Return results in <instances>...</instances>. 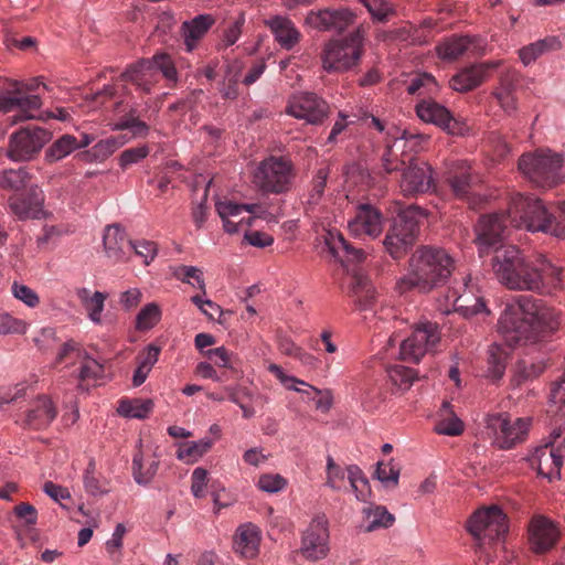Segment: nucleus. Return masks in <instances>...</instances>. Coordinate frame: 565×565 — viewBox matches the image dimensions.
Returning <instances> with one entry per match:
<instances>
[{"mask_svg": "<svg viewBox=\"0 0 565 565\" xmlns=\"http://www.w3.org/2000/svg\"><path fill=\"white\" fill-rule=\"evenodd\" d=\"M508 222L516 228L541 231L557 237L564 234L540 199L520 193L511 198L507 215H482L476 226V242L481 253L494 247L492 268L497 279L508 289L543 296L563 289L565 270L544 255L525 258L513 245L495 247L507 231Z\"/></svg>", "mask_w": 565, "mask_h": 565, "instance_id": "nucleus-1", "label": "nucleus"}, {"mask_svg": "<svg viewBox=\"0 0 565 565\" xmlns=\"http://www.w3.org/2000/svg\"><path fill=\"white\" fill-rule=\"evenodd\" d=\"M563 322V315L556 308L542 299L521 295L505 303L499 330L509 345H526L547 340Z\"/></svg>", "mask_w": 565, "mask_h": 565, "instance_id": "nucleus-2", "label": "nucleus"}, {"mask_svg": "<svg viewBox=\"0 0 565 565\" xmlns=\"http://www.w3.org/2000/svg\"><path fill=\"white\" fill-rule=\"evenodd\" d=\"M456 268L450 253L439 246L420 245L407 260V273L396 282V290L429 294L446 286Z\"/></svg>", "mask_w": 565, "mask_h": 565, "instance_id": "nucleus-3", "label": "nucleus"}, {"mask_svg": "<svg viewBox=\"0 0 565 565\" xmlns=\"http://www.w3.org/2000/svg\"><path fill=\"white\" fill-rule=\"evenodd\" d=\"M329 252L342 264L350 274V296L360 310L373 309L376 303V292L370 279L360 270L350 269L351 263H361L365 259L363 249L347 242L341 233L329 231L326 236Z\"/></svg>", "mask_w": 565, "mask_h": 565, "instance_id": "nucleus-4", "label": "nucleus"}, {"mask_svg": "<svg viewBox=\"0 0 565 565\" xmlns=\"http://www.w3.org/2000/svg\"><path fill=\"white\" fill-rule=\"evenodd\" d=\"M519 169L532 183L541 188H553L565 179V160L551 150L523 154L519 160Z\"/></svg>", "mask_w": 565, "mask_h": 565, "instance_id": "nucleus-5", "label": "nucleus"}, {"mask_svg": "<svg viewBox=\"0 0 565 565\" xmlns=\"http://www.w3.org/2000/svg\"><path fill=\"white\" fill-rule=\"evenodd\" d=\"M363 41L364 31L359 26L344 39L328 42L321 54L323 70L338 73L356 65L363 53Z\"/></svg>", "mask_w": 565, "mask_h": 565, "instance_id": "nucleus-6", "label": "nucleus"}, {"mask_svg": "<svg viewBox=\"0 0 565 565\" xmlns=\"http://www.w3.org/2000/svg\"><path fill=\"white\" fill-rule=\"evenodd\" d=\"M419 216H422L420 209L409 206L401 211L394 218L383 242L385 249L394 259L402 258L415 243L419 228Z\"/></svg>", "mask_w": 565, "mask_h": 565, "instance_id": "nucleus-7", "label": "nucleus"}, {"mask_svg": "<svg viewBox=\"0 0 565 565\" xmlns=\"http://www.w3.org/2000/svg\"><path fill=\"white\" fill-rule=\"evenodd\" d=\"M294 177L290 160L271 156L258 164L253 182L264 193L281 194L290 189Z\"/></svg>", "mask_w": 565, "mask_h": 565, "instance_id": "nucleus-8", "label": "nucleus"}, {"mask_svg": "<svg viewBox=\"0 0 565 565\" xmlns=\"http://www.w3.org/2000/svg\"><path fill=\"white\" fill-rule=\"evenodd\" d=\"M467 529L475 537L477 547L483 550L487 544L493 543L507 533V515L494 505L480 509L470 516Z\"/></svg>", "mask_w": 565, "mask_h": 565, "instance_id": "nucleus-9", "label": "nucleus"}, {"mask_svg": "<svg viewBox=\"0 0 565 565\" xmlns=\"http://www.w3.org/2000/svg\"><path fill=\"white\" fill-rule=\"evenodd\" d=\"M41 82L33 79L31 83H14L12 90L0 95V111H17L14 121H22L33 118V110L41 107V98L35 92L41 86Z\"/></svg>", "mask_w": 565, "mask_h": 565, "instance_id": "nucleus-10", "label": "nucleus"}, {"mask_svg": "<svg viewBox=\"0 0 565 565\" xmlns=\"http://www.w3.org/2000/svg\"><path fill=\"white\" fill-rule=\"evenodd\" d=\"M156 71H160L162 75L172 82L177 81V68L168 54H156L152 60H142L127 68L121 74L125 82H131L140 89L149 93L154 82Z\"/></svg>", "mask_w": 565, "mask_h": 565, "instance_id": "nucleus-11", "label": "nucleus"}, {"mask_svg": "<svg viewBox=\"0 0 565 565\" xmlns=\"http://www.w3.org/2000/svg\"><path fill=\"white\" fill-rule=\"evenodd\" d=\"M487 428L491 431L493 444L500 449H511L525 439L531 424L530 418L511 419L509 414H491L487 417Z\"/></svg>", "mask_w": 565, "mask_h": 565, "instance_id": "nucleus-12", "label": "nucleus"}, {"mask_svg": "<svg viewBox=\"0 0 565 565\" xmlns=\"http://www.w3.org/2000/svg\"><path fill=\"white\" fill-rule=\"evenodd\" d=\"M440 341L437 323L427 321L417 326L411 335L401 343L399 355L403 361L418 363Z\"/></svg>", "mask_w": 565, "mask_h": 565, "instance_id": "nucleus-13", "label": "nucleus"}, {"mask_svg": "<svg viewBox=\"0 0 565 565\" xmlns=\"http://www.w3.org/2000/svg\"><path fill=\"white\" fill-rule=\"evenodd\" d=\"M50 138L51 134L40 127L21 129L10 138L8 157L13 161L30 160L43 148Z\"/></svg>", "mask_w": 565, "mask_h": 565, "instance_id": "nucleus-14", "label": "nucleus"}, {"mask_svg": "<svg viewBox=\"0 0 565 565\" xmlns=\"http://www.w3.org/2000/svg\"><path fill=\"white\" fill-rule=\"evenodd\" d=\"M286 113L308 124L319 125L328 117L329 105L315 93H298L289 98Z\"/></svg>", "mask_w": 565, "mask_h": 565, "instance_id": "nucleus-15", "label": "nucleus"}, {"mask_svg": "<svg viewBox=\"0 0 565 565\" xmlns=\"http://www.w3.org/2000/svg\"><path fill=\"white\" fill-rule=\"evenodd\" d=\"M398 185L404 196H412L433 190L435 184L431 167L427 162L409 158L407 167L403 168L401 172Z\"/></svg>", "mask_w": 565, "mask_h": 565, "instance_id": "nucleus-16", "label": "nucleus"}, {"mask_svg": "<svg viewBox=\"0 0 565 565\" xmlns=\"http://www.w3.org/2000/svg\"><path fill=\"white\" fill-rule=\"evenodd\" d=\"M328 541V521L324 515H318L303 532L300 552L309 561H319L329 552Z\"/></svg>", "mask_w": 565, "mask_h": 565, "instance_id": "nucleus-17", "label": "nucleus"}, {"mask_svg": "<svg viewBox=\"0 0 565 565\" xmlns=\"http://www.w3.org/2000/svg\"><path fill=\"white\" fill-rule=\"evenodd\" d=\"M565 455V439L559 447L553 444H545L537 447L529 457L530 466L536 469L537 473L548 480L561 477L563 457Z\"/></svg>", "mask_w": 565, "mask_h": 565, "instance_id": "nucleus-18", "label": "nucleus"}, {"mask_svg": "<svg viewBox=\"0 0 565 565\" xmlns=\"http://www.w3.org/2000/svg\"><path fill=\"white\" fill-rule=\"evenodd\" d=\"M354 20L355 14L347 8L310 11L306 18V22L319 31H334L338 33L353 24Z\"/></svg>", "mask_w": 565, "mask_h": 565, "instance_id": "nucleus-19", "label": "nucleus"}, {"mask_svg": "<svg viewBox=\"0 0 565 565\" xmlns=\"http://www.w3.org/2000/svg\"><path fill=\"white\" fill-rule=\"evenodd\" d=\"M349 231L352 235L377 237L383 231V215L371 204L356 206L354 216L349 221Z\"/></svg>", "mask_w": 565, "mask_h": 565, "instance_id": "nucleus-20", "label": "nucleus"}, {"mask_svg": "<svg viewBox=\"0 0 565 565\" xmlns=\"http://www.w3.org/2000/svg\"><path fill=\"white\" fill-rule=\"evenodd\" d=\"M416 113L422 120L431 122L448 134L460 135L462 132V124L452 117L445 106L435 100L428 99L420 102L416 106Z\"/></svg>", "mask_w": 565, "mask_h": 565, "instance_id": "nucleus-21", "label": "nucleus"}, {"mask_svg": "<svg viewBox=\"0 0 565 565\" xmlns=\"http://www.w3.org/2000/svg\"><path fill=\"white\" fill-rule=\"evenodd\" d=\"M519 82V73L515 70L508 68L501 72L498 85L491 90V97L509 116L518 109L516 87Z\"/></svg>", "mask_w": 565, "mask_h": 565, "instance_id": "nucleus-22", "label": "nucleus"}, {"mask_svg": "<svg viewBox=\"0 0 565 565\" xmlns=\"http://www.w3.org/2000/svg\"><path fill=\"white\" fill-rule=\"evenodd\" d=\"M44 193L38 185H31L26 192L9 199L11 211L20 220L40 218L43 214Z\"/></svg>", "mask_w": 565, "mask_h": 565, "instance_id": "nucleus-23", "label": "nucleus"}, {"mask_svg": "<svg viewBox=\"0 0 565 565\" xmlns=\"http://www.w3.org/2000/svg\"><path fill=\"white\" fill-rule=\"evenodd\" d=\"M559 531L556 525L545 516H535L529 525V542L531 548L542 554L556 544Z\"/></svg>", "mask_w": 565, "mask_h": 565, "instance_id": "nucleus-24", "label": "nucleus"}, {"mask_svg": "<svg viewBox=\"0 0 565 565\" xmlns=\"http://www.w3.org/2000/svg\"><path fill=\"white\" fill-rule=\"evenodd\" d=\"M501 61L482 62L462 68L450 79L452 89L466 93L480 86L489 76V71L500 67Z\"/></svg>", "mask_w": 565, "mask_h": 565, "instance_id": "nucleus-25", "label": "nucleus"}, {"mask_svg": "<svg viewBox=\"0 0 565 565\" xmlns=\"http://www.w3.org/2000/svg\"><path fill=\"white\" fill-rule=\"evenodd\" d=\"M444 180L457 198H466L473 183L471 167L466 160H451L446 163Z\"/></svg>", "mask_w": 565, "mask_h": 565, "instance_id": "nucleus-26", "label": "nucleus"}, {"mask_svg": "<svg viewBox=\"0 0 565 565\" xmlns=\"http://www.w3.org/2000/svg\"><path fill=\"white\" fill-rule=\"evenodd\" d=\"M57 416V409L52 399L46 395L39 396L26 411L23 426L40 430L51 425Z\"/></svg>", "mask_w": 565, "mask_h": 565, "instance_id": "nucleus-27", "label": "nucleus"}, {"mask_svg": "<svg viewBox=\"0 0 565 565\" xmlns=\"http://www.w3.org/2000/svg\"><path fill=\"white\" fill-rule=\"evenodd\" d=\"M104 248L106 256L114 263H120L128 259L127 255L131 250L132 242L127 237L119 225H109L104 234Z\"/></svg>", "mask_w": 565, "mask_h": 565, "instance_id": "nucleus-28", "label": "nucleus"}, {"mask_svg": "<svg viewBox=\"0 0 565 565\" xmlns=\"http://www.w3.org/2000/svg\"><path fill=\"white\" fill-rule=\"evenodd\" d=\"M404 139L396 138L392 143H387L380 158L377 174L381 178L402 172L407 167L408 160L405 158Z\"/></svg>", "mask_w": 565, "mask_h": 565, "instance_id": "nucleus-29", "label": "nucleus"}, {"mask_svg": "<svg viewBox=\"0 0 565 565\" xmlns=\"http://www.w3.org/2000/svg\"><path fill=\"white\" fill-rule=\"evenodd\" d=\"M265 25L271 31L275 40L285 50L294 49L301 39V33L287 17L274 15L265 20Z\"/></svg>", "mask_w": 565, "mask_h": 565, "instance_id": "nucleus-30", "label": "nucleus"}, {"mask_svg": "<svg viewBox=\"0 0 565 565\" xmlns=\"http://www.w3.org/2000/svg\"><path fill=\"white\" fill-rule=\"evenodd\" d=\"M159 459L150 449H138L132 458V476L135 481L140 486H148L157 475L159 468Z\"/></svg>", "mask_w": 565, "mask_h": 565, "instance_id": "nucleus-31", "label": "nucleus"}, {"mask_svg": "<svg viewBox=\"0 0 565 565\" xmlns=\"http://www.w3.org/2000/svg\"><path fill=\"white\" fill-rule=\"evenodd\" d=\"M260 531L256 525L250 523L238 527L234 548L244 558H254L259 552Z\"/></svg>", "mask_w": 565, "mask_h": 565, "instance_id": "nucleus-32", "label": "nucleus"}, {"mask_svg": "<svg viewBox=\"0 0 565 565\" xmlns=\"http://www.w3.org/2000/svg\"><path fill=\"white\" fill-rule=\"evenodd\" d=\"M215 21L212 14H200L191 21L183 22L182 31L186 51L190 52L196 46V43L205 35Z\"/></svg>", "mask_w": 565, "mask_h": 565, "instance_id": "nucleus-33", "label": "nucleus"}, {"mask_svg": "<svg viewBox=\"0 0 565 565\" xmlns=\"http://www.w3.org/2000/svg\"><path fill=\"white\" fill-rule=\"evenodd\" d=\"M471 280L470 277L468 279H465V291L459 295L454 300V309L455 311L462 315L465 318L478 315V313H487L489 315L490 311L488 310L486 302L482 297L475 296L472 290L469 287V281Z\"/></svg>", "mask_w": 565, "mask_h": 565, "instance_id": "nucleus-34", "label": "nucleus"}, {"mask_svg": "<svg viewBox=\"0 0 565 565\" xmlns=\"http://www.w3.org/2000/svg\"><path fill=\"white\" fill-rule=\"evenodd\" d=\"M328 171L319 169L315 175L311 189L303 201L306 214L310 217H318L324 188L327 185Z\"/></svg>", "mask_w": 565, "mask_h": 565, "instance_id": "nucleus-35", "label": "nucleus"}, {"mask_svg": "<svg viewBox=\"0 0 565 565\" xmlns=\"http://www.w3.org/2000/svg\"><path fill=\"white\" fill-rule=\"evenodd\" d=\"M104 374L105 369L102 363L90 356H85L77 375V391L88 392L89 383H96L98 380L104 377Z\"/></svg>", "mask_w": 565, "mask_h": 565, "instance_id": "nucleus-36", "label": "nucleus"}, {"mask_svg": "<svg viewBox=\"0 0 565 565\" xmlns=\"http://www.w3.org/2000/svg\"><path fill=\"white\" fill-rule=\"evenodd\" d=\"M439 435L458 436L463 431L462 422L455 415L448 402H444L440 409V419L435 426Z\"/></svg>", "mask_w": 565, "mask_h": 565, "instance_id": "nucleus-37", "label": "nucleus"}, {"mask_svg": "<svg viewBox=\"0 0 565 565\" xmlns=\"http://www.w3.org/2000/svg\"><path fill=\"white\" fill-rule=\"evenodd\" d=\"M269 372L274 374L281 384L288 390H295L299 393L306 394L308 398H316L317 395L321 394V391L307 384L305 381L298 380L294 376L287 375L282 369L277 364H270L268 367Z\"/></svg>", "mask_w": 565, "mask_h": 565, "instance_id": "nucleus-38", "label": "nucleus"}, {"mask_svg": "<svg viewBox=\"0 0 565 565\" xmlns=\"http://www.w3.org/2000/svg\"><path fill=\"white\" fill-rule=\"evenodd\" d=\"M558 47V40L554 36H548L522 47L519 51V56L524 65H529L545 52L556 50Z\"/></svg>", "mask_w": 565, "mask_h": 565, "instance_id": "nucleus-39", "label": "nucleus"}, {"mask_svg": "<svg viewBox=\"0 0 565 565\" xmlns=\"http://www.w3.org/2000/svg\"><path fill=\"white\" fill-rule=\"evenodd\" d=\"M78 297L82 300L89 319L95 323H100L104 302L107 298V295L100 291H95L93 295H90L88 289L83 288L78 291Z\"/></svg>", "mask_w": 565, "mask_h": 565, "instance_id": "nucleus-40", "label": "nucleus"}, {"mask_svg": "<svg viewBox=\"0 0 565 565\" xmlns=\"http://www.w3.org/2000/svg\"><path fill=\"white\" fill-rule=\"evenodd\" d=\"M471 44L468 36L451 38L437 45V54L446 61H454L462 56Z\"/></svg>", "mask_w": 565, "mask_h": 565, "instance_id": "nucleus-41", "label": "nucleus"}, {"mask_svg": "<svg viewBox=\"0 0 565 565\" xmlns=\"http://www.w3.org/2000/svg\"><path fill=\"white\" fill-rule=\"evenodd\" d=\"M367 524L365 525L366 532H372L379 527L391 526L395 518L391 514L385 507L370 504L363 509Z\"/></svg>", "mask_w": 565, "mask_h": 565, "instance_id": "nucleus-42", "label": "nucleus"}, {"mask_svg": "<svg viewBox=\"0 0 565 565\" xmlns=\"http://www.w3.org/2000/svg\"><path fill=\"white\" fill-rule=\"evenodd\" d=\"M115 129L129 130L132 137H146L149 131V126L140 120L136 108H130L128 113L120 116L115 122Z\"/></svg>", "mask_w": 565, "mask_h": 565, "instance_id": "nucleus-43", "label": "nucleus"}, {"mask_svg": "<svg viewBox=\"0 0 565 565\" xmlns=\"http://www.w3.org/2000/svg\"><path fill=\"white\" fill-rule=\"evenodd\" d=\"M216 211L222 220L228 218L230 216H237L243 211L248 212L256 217H265V210L259 204H238L232 201H220L216 203Z\"/></svg>", "mask_w": 565, "mask_h": 565, "instance_id": "nucleus-44", "label": "nucleus"}, {"mask_svg": "<svg viewBox=\"0 0 565 565\" xmlns=\"http://www.w3.org/2000/svg\"><path fill=\"white\" fill-rule=\"evenodd\" d=\"M153 408L151 399H122L120 401L118 412L120 415L130 418H146Z\"/></svg>", "mask_w": 565, "mask_h": 565, "instance_id": "nucleus-45", "label": "nucleus"}, {"mask_svg": "<svg viewBox=\"0 0 565 565\" xmlns=\"http://www.w3.org/2000/svg\"><path fill=\"white\" fill-rule=\"evenodd\" d=\"M387 377L397 391H407L416 379V372L403 365H392L387 369Z\"/></svg>", "mask_w": 565, "mask_h": 565, "instance_id": "nucleus-46", "label": "nucleus"}, {"mask_svg": "<svg viewBox=\"0 0 565 565\" xmlns=\"http://www.w3.org/2000/svg\"><path fill=\"white\" fill-rule=\"evenodd\" d=\"M29 179L24 168L4 170L0 174V186L4 190L19 191L28 185Z\"/></svg>", "mask_w": 565, "mask_h": 565, "instance_id": "nucleus-47", "label": "nucleus"}, {"mask_svg": "<svg viewBox=\"0 0 565 565\" xmlns=\"http://www.w3.org/2000/svg\"><path fill=\"white\" fill-rule=\"evenodd\" d=\"M78 149V141L71 135H64L57 139L46 151L50 161H57Z\"/></svg>", "mask_w": 565, "mask_h": 565, "instance_id": "nucleus-48", "label": "nucleus"}, {"mask_svg": "<svg viewBox=\"0 0 565 565\" xmlns=\"http://www.w3.org/2000/svg\"><path fill=\"white\" fill-rule=\"evenodd\" d=\"M347 479L350 483L352 491L355 493L356 499L364 501L370 489L369 481L365 478L363 471L355 465L349 466L347 468Z\"/></svg>", "mask_w": 565, "mask_h": 565, "instance_id": "nucleus-49", "label": "nucleus"}, {"mask_svg": "<svg viewBox=\"0 0 565 565\" xmlns=\"http://www.w3.org/2000/svg\"><path fill=\"white\" fill-rule=\"evenodd\" d=\"M437 89L435 77L428 73H420L414 76L407 84L406 90L411 95L431 94Z\"/></svg>", "mask_w": 565, "mask_h": 565, "instance_id": "nucleus-50", "label": "nucleus"}, {"mask_svg": "<svg viewBox=\"0 0 565 565\" xmlns=\"http://www.w3.org/2000/svg\"><path fill=\"white\" fill-rule=\"evenodd\" d=\"M84 488L90 495H103L108 492L107 482L95 475V461L90 460L84 473Z\"/></svg>", "mask_w": 565, "mask_h": 565, "instance_id": "nucleus-51", "label": "nucleus"}, {"mask_svg": "<svg viewBox=\"0 0 565 565\" xmlns=\"http://www.w3.org/2000/svg\"><path fill=\"white\" fill-rule=\"evenodd\" d=\"M508 360V352L498 344H493L489 350V372L493 379H500L504 371Z\"/></svg>", "mask_w": 565, "mask_h": 565, "instance_id": "nucleus-52", "label": "nucleus"}, {"mask_svg": "<svg viewBox=\"0 0 565 565\" xmlns=\"http://www.w3.org/2000/svg\"><path fill=\"white\" fill-rule=\"evenodd\" d=\"M161 318V310L154 302L146 305L137 315L136 329L149 330L153 328Z\"/></svg>", "mask_w": 565, "mask_h": 565, "instance_id": "nucleus-53", "label": "nucleus"}, {"mask_svg": "<svg viewBox=\"0 0 565 565\" xmlns=\"http://www.w3.org/2000/svg\"><path fill=\"white\" fill-rule=\"evenodd\" d=\"M364 4L374 21L385 23L396 15L395 7L386 0H367Z\"/></svg>", "mask_w": 565, "mask_h": 565, "instance_id": "nucleus-54", "label": "nucleus"}, {"mask_svg": "<svg viewBox=\"0 0 565 565\" xmlns=\"http://www.w3.org/2000/svg\"><path fill=\"white\" fill-rule=\"evenodd\" d=\"M375 477L387 488H395L398 484L399 468L393 461H379Z\"/></svg>", "mask_w": 565, "mask_h": 565, "instance_id": "nucleus-55", "label": "nucleus"}, {"mask_svg": "<svg viewBox=\"0 0 565 565\" xmlns=\"http://www.w3.org/2000/svg\"><path fill=\"white\" fill-rule=\"evenodd\" d=\"M124 141L117 137H109L98 141L92 149V156L96 161H103L113 154Z\"/></svg>", "mask_w": 565, "mask_h": 565, "instance_id": "nucleus-56", "label": "nucleus"}, {"mask_svg": "<svg viewBox=\"0 0 565 565\" xmlns=\"http://www.w3.org/2000/svg\"><path fill=\"white\" fill-rule=\"evenodd\" d=\"M345 476L344 469L337 465L331 456L327 457V481L326 484L333 490H341Z\"/></svg>", "mask_w": 565, "mask_h": 565, "instance_id": "nucleus-57", "label": "nucleus"}, {"mask_svg": "<svg viewBox=\"0 0 565 565\" xmlns=\"http://www.w3.org/2000/svg\"><path fill=\"white\" fill-rule=\"evenodd\" d=\"M26 332V322L9 313L0 315V334H24Z\"/></svg>", "mask_w": 565, "mask_h": 565, "instance_id": "nucleus-58", "label": "nucleus"}, {"mask_svg": "<svg viewBox=\"0 0 565 565\" xmlns=\"http://www.w3.org/2000/svg\"><path fill=\"white\" fill-rule=\"evenodd\" d=\"M173 276L186 284H190V278H193L198 284V287L203 291V294H205V282L202 277V271L199 268L180 265L174 268Z\"/></svg>", "mask_w": 565, "mask_h": 565, "instance_id": "nucleus-59", "label": "nucleus"}, {"mask_svg": "<svg viewBox=\"0 0 565 565\" xmlns=\"http://www.w3.org/2000/svg\"><path fill=\"white\" fill-rule=\"evenodd\" d=\"M257 486L262 491L275 493L285 489L287 480L278 473H264L259 477Z\"/></svg>", "mask_w": 565, "mask_h": 565, "instance_id": "nucleus-60", "label": "nucleus"}, {"mask_svg": "<svg viewBox=\"0 0 565 565\" xmlns=\"http://www.w3.org/2000/svg\"><path fill=\"white\" fill-rule=\"evenodd\" d=\"M150 150L148 146H139L136 148H129L121 152L119 157V166L121 169H128L130 166L140 162L149 154Z\"/></svg>", "mask_w": 565, "mask_h": 565, "instance_id": "nucleus-61", "label": "nucleus"}, {"mask_svg": "<svg viewBox=\"0 0 565 565\" xmlns=\"http://www.w3.org/2000/svg\"><path fill=\"white\" fill-rule=\"evenodd\" d=\"M203 355L218 367H233V354L230 353L228 350L224 347L206 350L203 352Z\"/></svg>", "mask_w": 565, "mask_h": 565, "instance_id": "nucleus-62", "label": "nucleus"}, {"mask_svg": "<svg viewBox=\"0 0 565 565\" xmlns=\"http://www.w3.org/2000/svg\"><path fill=\"white\" fill-rule=\"evenodd\" d=\"M212 447L211 440H201L199 443H192L186 445L179 450V458L184 459H196L203 456Z\"/></svg>", "mask_w": 565, "mask_h": 565, "instance_id": "nucleus-63", "label": "nucleus"}, {"mask_svg": "<svg viewBox=\"0 0 565 565\" xmlns=\"http://www.w3.org/2000/svg\"><path fill=\"white\" fill-rule=\"evenodd\" d=\"M131 250L141 258H143L145 265H149L157 255V244L151 241H139L134 243L131 246Z\"/></svg>", "mask_w": 565, "mask_h": 565, "instance_id": "nucleus-64", "label": "nucleus"}]
</instances>
